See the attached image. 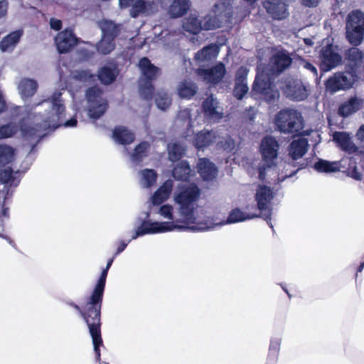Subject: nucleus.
I'll use <instances>...</instances> for the list:
<instances>
[{"instance_id":"obj_45","label":"nucleus","mask_w":364,"mask_h":364,"mask_svg":"<svg viewBox=\"0 0 364 364\" xmlns=\"http://www.w3.org/2000/svg\"><path fill=\"white\" fill-rule=\"evenodd\" d=\"M198 111L196 110L193 114H191V109L186 108L179 112L177 117L178 121L184 122L187 126H192V115H198Z\"/></svg>"},{"instance_id":"obj_29","label":"nucleus","mask_w":364,"mask_h":364,"mask_svg":"<svg viewBox=\"0 0 364 364\" xmlns=\"http://www.w3.org/2000/svg\"><path fill=\"white\" fill-rule=\"evenodd\" d=\"M38 85L36 80L30 78H23L18 85V90L23 100L32 97L36 92Z\"/></svg>"},{"instance_id":"obj_14","label":"nucleus","mask_w":364,"mask_h":364,"mask_svg":"<svg viewBox=\"0 0 364 364\" xmlns=\"http://www.w3.org/2000/svg\"><path fill=\"white\" fill-rule=\"evenodd\" d=\"M255 197L258 209L263 212L262 215L264 219H270L271 210L269 206L273 198V192L271 188L267 186H259Z\"/></svg>"},{"instance_id":"obj_63","label":"nucleus","mask_w":364,"mask_h":364,"mask_svg":"<svg viewBox=\"0 0 364 364\" xmlns=\"http://www.w3.org/2000/svg\"><path fill=\"white\" fill-rule=\"evenodd\" d=\"M304 41L305 43L309 46H311L313 43L312 41L309 38H305Z\"/></svg>"},{"instance_id":"obj_41","label":"nucleus","mask_w":364,"mask_h":364,"mask_svg":"<svg viewBox=\"0 0 364 364\" xmlns=\"http://www.w3.org/2000/svg\"><path fill=\"white\" fill-rule=\"evenodd\" d=\"M184 148L176 142L170 143L168 145V158L172 161H178L184 153Z\"/></svg>"},{"instance_id":"obj_56","label":"nucleus","mask_w":364,"mask_h":364,"mask_svg":"<svg viewBox=\"0 0 364 364\" xmlns=\"http://www.w3.org/2000/svg\"><path fill=\"white\" fill-rule=\"evenodd\" d=\"M357 137L362 146L364 147V125H362L357 132Z\"/></svg>"},{"instance_id":"obj_53","label":"nucleus","mask_w":364,"mask_h":364,"mask_svg":"<svg viewBox=\"0 0 364 364\" xmlns=\"http://www.w3.org/2000/svg\"><path fill=\"white\" fill-rule=\"evenodd\" d=\"M280 344H281L280 339H279V338L272 339L270 346H269V350L273 351L275 353H277L279 350Z\"/></svg>"},{"instance_id":"obj_50","label":"nucleus","mask_w":364,"mask_h":364,"mask_svg":"<svg viewBox=\"0 0 364 364\" xmlns=\"http://www.w3.org/2000/svg\"><path fill=\"white\" fill-rule=\"evenodd\" d=\"M225 140V144H223V141H220L218 144H220V147L223 148L225 150L231 151L235 147L234 141L229 136H228Z\"/></svg>"},{"instance_id":"obj_26","label":"nucleus","mask_w":364,"mask_h":364,"mask_svg":"<svg viewBox=\"0 0 364 364\" xmlns=\"http://www.w3.org/2000/svg\"><path fill=\"white\" fill-rule=\"evenodd\" d=\"M198 170L202 178L206 181L214 179L218 173V170L214 164L206 159H199Z\"/></svg>"},{"instance_id":"obj_18","label":"nucleus","mask_w":364,"mask_h":364,"mask_svg":"<svg viewBox=\"0 0 364 364\" xmlns=\"http://www.w3.org/2000/svg\"><path fill=\"white\" fill-rule=\"evenodd\" d=\"M197 74L207 83L215 84L223 78L225 74V65L220 63L209 70L198 69Z\"/></svg>"},{"instance_id":"obj_44","label":"nucleus","mask_w":364,"mask_h":364,"mask_svg":"<svg viewBox=\"0 0 364 364\" xmlns=\"http://www.w3.org/2000/svg\"><path fill=\"white\" fill-rule=\"evenodd\" d=\"M171 97L167 92H159L156 98V104L159 109L166 110L171 105Z\"/></svg>"},{"instance_id":"obj_8","label":"nucleus","mask_w":364,"mask_h":364,"mask_svg":"<svg viewBox=\"0 0 364 364\" xmlns=\"http://www.w3.org/2000/svg\"><path fill=\"white\" fill-rule=\"evenodd\" d=\"M107 109V102L102 92L97 87L90 88L87 92V112L90 118L97 119L101 117Z\"/></svg>"},{"instance_id":"obj_25","label":"nucleus","mask_w":364,"mask_h":364,"mask_svg":"<svg viewBox=\"0 0 364 364\" xmlns=\"http://www.w3.org/2000/svg\"><path fill=\"white\" fill-rule=\"evenodd\" d=\"M183 29L190 33L196 35L203 29L202 20L196 14H191L185 18L182 23Z\"/></svg>"},{"instance_id":"obj_60","label":"nucleus","mask_w":364,"mask_h":364,"mask_svg":"<svg viewBox=\"0 0 364 364\" xmlns=\"http://www.w3.org/2000/svg\"><path fill=\"white\" fill-rule=\"evenodd\" d=\"M77 124V120L75 119H71L65 122V127H75Z\"/></svg>"},{"instance_id":"obj_20","label":"nucleus","mask_w":364,"mask_h":364,"mask_svg":"<svg viewBox=\"0 0 364 364\" xmlns=\"http://www.w3.org/2000/svg\"><path fill=\"white\" fill-rule=\"evenodd\" d=\"M205 114L211 119H219L223 116V109L213 95L208 97L203 102Z\"/></svg>"},{"instance_id":"obj_37","label":"nucleus","mask_w":364,"mask_h":364,"mask_svg":"<svg viewBox=\"0 0 364 364\" xmlns=\"http://www.w3.org/2000/svg\"><path fill=\"white\" fill-rule=\"evenodd\" d=\"M340 163L338 161H328L319 159L314 164V168L321 173H334L340 171Z\"/></svg>"},{"instance_id":"obj_61","label":"nucleus","mask_w":364,"mask_h":364,"mask_svg":"<svg viewBox=\"0 0 364 364\" xmlns=\"http://www.w3.org/2000/svg\"><path fill=\"white\" fill-rule=\"evenodd\" d=\"M294 172H291V173H290L289 174H287H287H285L284 176H282L279 177V178H278V179H279V181H282L283 180H284V178H287V177H290V176H293V174H294Z\"/></svg>"},{"instance_id":"obj_58","label":"nucleus","mask_w":364,"mask_h":364,"mask_svg":"<svg viewBox=\"0 0 364 364\" xmlns=\"http://www.w3.org/2000/svg\"><path fill=\"white\" fill-rule=\"evenodd\" d=\"M319 0H302V3L306 6H316Z\"/></svg>"},{"instance_id":"obj_1","label":"nucleus","mask_w":364,"mask_h":364,"mask_svg":"<svg viewBox=\"0 0 364 364\" xmlns=\"http://www.w3.org/2000/svg\"><path fill=\"white\" fill-rule=\"evenodd\" d=\"M199 196L200 190L196 186H192L179 193L175 196V201L179 205L177 210L169 205H163L159 210L160 215L169 221L146 223L143 233H165L186 230L193 232L210 231L217 227L244 222L259 216L255 213L235 208L230 211L227 220L216 222L213 218L198 210L197 201Z\"/></svg>"},{"instance_id":"obj_10","label":"nucleus","mask_w":364,"mask_h":364,"mask_svg":"<svg viewBox=\"0 0 364 364\" xmlns=\"http://www.w3.org/2000/svg\"><path fill=\"white\" fill-rule=\"evenodd\" d=\"M100 27L102 32V38L97 44V50L102 54H107L114 48V38L119 31V26L109 20H102L100 22Z\"/></svg>"},{"instance_id":"obj_35","label":"nucleus","mask_w":364,"mask_h":364,"mask_svg":"<svg viewBox=\"0 0 364 364\" xmlns=\"http://www.w3.org/2000/svg\"><path fill=\"white\" fill-rule=\"evenodd\" d=\"M198 90L196 85L191 80H183L177 87V92L181 98L190 99Z\"/></svg>"},{"instance_id":"obj_13","label":"nucleus","mask_w":364,"mask_h":364,"mask_svg":"<svg viewBox=\"0 0 364 364\" xmlns=\"http://www.w3.org/2000/svg\"><path fill=\"white\" fill-rule=\"evenodd\" d=\"M320 59L321 69L325 72L336 67L341 62V56L333 45H328L322 48Z\"/></svg>"},{"instance_id":"obj_49","label":"nucleus","mask_w":364,"mask_h":364,"mask_svg":"<svg viewBox=\"0 0 364 364\" xmlns=\"http://www.w3.org/2000/svg\"><path fill=\"white\" fill-rule=\"evenodd\" d=\"M73 77L80 81L87 82L92 80L95 76L90 74L88 71L82 70V71H76L73 74Z\"/></svg>"},{"instance_id":"obj_11","label":"nucleus","mask_w":364,"mask_h":364,"mask_svg":"<svg viewBox=\"0 0 364 364\" xmlns=\"http://www.w3.org/2000/svg\"><path fill=\"white\" fill-rule=\"evenodd\" d=\"M173 181L172 180H167L152 195V196L150 198V201L152 204V205L155 206V205H160L157 210H156V213L161 218V216L160 215V214L159 213V208L163 206V205H161L162 203H164V201H166L170 196L171 195V193L172 191V189H173ZM195 186L194 184H191L189 185L187 187H183L182 189L178 191V192H176L175 194H174V196H176L177 194H178L179 193L182 192L183 191H184L185 189H187L188 188H190L191 186ZM173 200H174V202L175 201V197H173ZM176 205H177V207H174L172 205V207L176 210H177L179 205L178 203H175ZM166 204H164V205H165ZM166 205H169L170 204H166ZM162 218L164 219V218L162 217ZM164 220H166V218H164ZM167 221H169L168 219H166V220L165 222H167Z\"/></svg>"},{"instance_id":"obj_48","label":"nucleus","mask_w":364,"mask_h":364,"mask_svg":"<svg viewBox=\"0 0 364 364\" xmlns=\"http://www.w3.org/2000/svg\"><path fill=\"white\" fill-rule=\"evenodd\" d=\"M174 33H171L168 30L163 31L156 37V41H161L162 43L168 45L169 42L173 41L174 40L173 39Z\"/></svg>"},{"instance_id":"obj_15","label":"nucleus","mask_w":364,"mask_h":364,"mask_svg":"<svg viewBox=\"0 0 364 364\" xmlns=\"http://www.w3.org/2000/svg\"><path fill=\"white\" fill-rule=\"evenodd\" d=\"M223 14L226 16L229 12L224 11L220 9L219 4H215L214 9L201 19L203 29L209 31L220 28L222 25Z\"/></svg>"},{"instance_id":"obj_38","label":"nucleus","mask_w":364,"mask_h":364,"mask_svg":"<svg viewBox=\"0 0 364 364\" xmlns=\"http://www.w3.org/2000/svg\"><path fill=\"white\" fill-rule=\"evenodd\" d=\"M191 172L189 164L186 161L180 162L173 169V176L175 178L186 181Z\"/></svg>"},{"instance_id":"obj_4","label":"nucleus","mask_w":364,"mask_h":364,"mask_svg":"<svg viewBox=\"0 0 364 364\" xmlns=\"http://www.w3.org/2000/svg\"><path fill=\"white\" fill-rule=\"evenodd\" d=\"M279 148L278 141L272 136H266L262 140L259 151L262 157V162L258 168L259 178L261 180H263L267 174L274 175L279 173Z\"/></svg>"},{"instance_id":"obj_52","label":"nucleus","mask_w":364,"mask_h":364,"mask_svg":"<svg viewBox=\"0 0 364 364\" xmlns=\"http://www.w3.org/2000/svg\"><path fill=\"white\" fill-rule=\"evenodd\" d=\"M247 75V70L243 67L240 68L236 73L235 81H242V82H246Z\"/></svg>"},{"instance_id":"obj_16","label":"nucleus","mask_w":364,"mask_h":364,"mask_svg":"<svg viewBox=\"0 0 364 364\" xmlns=\"http://www.w3.org/2000/svg\"><path fill=\"white\" fill-rule=\"evenodd\" d=\"M130 5V16L133 18L149 16L157 11V5L154 0H136Z\"/></svg>"},{"instance_id":"obj_34","label":"nucleus","mask_w":364,"mask_h":364,"mask_svg":"<svg viewBox=\"0 0 364 364\" xmlns=\"http://www.w3.org/2000/svg\"><path fill=\"white\" fill-rule=\"evenodd\" d=\"M113 139L121 144H130L134 141V135L123 127H116L112 132Z\"/></svg>"},{"instance_id":"obj_36","label":"nucleus","mask_w":364,"mask_h":364,"mask_svg":"<svg viewBox=\"0 0 364 364\" xmlns=\"http://www.w3.org/2000/svg\"><path fill=\"white\" fill-rule=\"evenodd\" d=\"M218 53L219 47L215 44H210L198 51L195 55V59L200 62L210 60L216 58Z\"/></svg>"},{"instance_id":"obj_22","label":"nucleus","mask_w":364,"mask_h":364,"mask_svg":"<svg viewBox=\"0 0 364 364\" xmlns=\"http://www.w3.org/2000/svg\"><path fill=\"white\" fill-rule=\"evenodd\" d=\"M291 63V58L289 53L282 50L276 53L271 59L272 71L281 73L287 69Z\"/></svg>"},{"instance_id":"obj_46","label":"nucleus","mask_w":364,"mask_h":364,"mask_svg":"<svg viewBox=\"0 0 364 364\" xmlns=\"http://www.w3.org/2000/svg\"><path fill=\"white\" fill-rule=\"evenodd\" d=\"M248 91L247 82L242 81H235V86L233 90L234 96L238 100H241Z\"/></svg>"},{"instance_id":"obj_33","label":"nucleus","mask_w":364,"mask_h":364,"mask_svg":"<svg viewBox=\"0 0 364 364\" xmlns=\"http://www.w3.org/2000/svg\"><path fill=\"white\" fill-rule=\"evenodd\" d=\"M161 223L162 222L161 221H151L150 220H143L141 222V225L134 231L132 232V236H131V239L128 242H126L124 240L121 241L119 246L117 249V252L115 253V255L121 253L126 248V247L127 246L128 243L132 240H135L138 237L143 236V235H154V233H143V232H144V230L146 228V225H145L146 223Z\"/></svg>"},{"instance_id":"obj_32","label":"nucleus","mask_w":364,"mask_h":364,"mask_svg":"<svg viewBox=\"0 0 364 364\" xmlns=\"http://www.w3.org/2000/svg\"><path fill=\"white\" fill-rule=\"evenodd\" d=\"M21 36L22 32L20 31L11 32L0 42V50L2 52L12 51L18 43Z\"/></svg>"},{"instance_id":"obj_59","label":"nucleus","mask_w":364,"mask_h":364,"mask_svg":"<svg viewBox=\"0 0 364 364\" xmlns=\"http://www.w3.org/2000/svg\"><path fill=\"white\" fill-rule=\"evenodd\" d=\"M7 11L6 4L4 1L0 2V18L4 16Z\"/></svg>"},{"instance_id":"obj_55","label":"nucleus","mask_w":364,"mask_h":364,"mask_svg":"<svg viewBox=\"0 0 364 364\" xmlns=\"http://www.w3.org/2000/svg\"><path fill=\"white\" fill-rule=\"evenodd\" d=\"M50 26L51 28L58 31L62 27V23L60 20L56 19V18H50Z\"/></svg>"},{"instance_id":"obj_2","label":"nucleus","mask_w":364,"mask_h":364,"mask_svg":"<svg viewBox=\"0 0 364 364\" xmlns=\"http://www.w3.org/2000/svg\"><path fill=\"white\" fill-rule=\"evenodd\" d=\"M33 107H41L48 113L42 114H30L21 125V133L24 138L40 136L41 133L47 129H55L64 116L65 108L60 100V93H55L50 99L34 104Z\"/></svg>"},{"instance_id":"obj_3","label":"nucleus","mask_w":364,"mask_h":364,"mask_svg":"<svg viewBox=\"0 0 364 364\" xmlns=\"http://www.w3.org/2000/svg\"><path fill=\"white\" fill-rule=\"evenodd\" d=\"M107 272L108 269L106 268L102 271L89 301L85 304L84 311L79 306L73 305L88 326L97 360H100V357L99 347L102 343L100 333V309Z\"/></svg>"},{"instance_id":"obj_51","label":"nucleus","mask_w":364,"mask_h":364,"mask_svg":"<svg viewBox=\"0 0 364 364\" xmlns=\"http://www.w3.org/2000/svg\"><path fill=\"white\" fill-rule=\"evenodd\" d=\"M300 65L301 67H303L304 69L310 71L314 77H317V75H318L317 69L311 63H310L306 60H301Z\"/></svg>"},{"instance_id":"obj_23","label":"nucleus","mask_w":364,"mask_h":364,"mask_svg":"<svg viewBox=\"0 0 364 364\" xmlns=\"http://www.w3.org/2000/svg\"><path fill=\"white\" fill-rule=\"evenodd\" d=\"M309 146L308 140L304 137H299L291 141L289 147V156L292 159L296 160L301 158L307 151Z\"/></svg>"},{"instance_id":"obj_28","label":"nucleus","mask_w":364,"mask_h":364,"mask_svg":"<svg viewBox=\"0 0 364 364\" xmlns=\"http://www.w3.org/2000/svg\"><path fill=\"white\" fill-rule=\"evenodd\" d=\"M119 74L117 68L114 64H109L102 67L98 71V78L105 85L112 83Z\"/></svg>"},{"instance_id":"obj_7","label":"nucleus","mask_w":364,"mask_h":364,"mask_svg":"<svg viewBox=\"0 0 364 364\" xmlns=\"http://www.w3.org/2000/svg\"><path fill=\"white\" fill-rule=\"evenodd\" d=\"M364 36V14L360 11H353L348 14L346 23V36L353 46L360 45Z\"/></svg>"},{"instance_id":"obj_54","label":"nucleus","mask_w":364,"mask_h":364,"mask_svg":"<svg viewBox=\"0 0 364 364\" xmlns=\"http://www.w3.org/2000/svg\"><path fill=\"white\" fill-rule=\"evenodd\" d=\"M232 1L233 0H220V3L218 4L220 5V9L225 12H228Z\"/></svg>"},{"instance_id":"obj_39","label":"nucleus","mask_w":364,"mask_h":364,"mask_svg":"<svg viewBox=\"0 0 364 364\" xmlns=\"http://www.w3.org/2000/svg\"><path fill=\"white\" fill-rule=\"evenodd\" d=\"M149 149V144L147 142H141L134 149L130 157L132 162L138 164L146 156Z\"/></svg>"},{"instance_id":"obj_12","label":"nucleus","mask_w":364,"mask_h":364,"mask_svg":"<svg viewBox=\"0 0 364 364\" xmlns=\"http://www.w3.org/2000/svg\"><path fill=\"white\" fill-rule=\"evenodd\" d=\"M354 80V76L350 73H336L327 80L326 90L333 93L340 90L348 89L352 86Z\"/></svg>"},{"instance_id":"obj_31","label":"nucleus","mask_w":364,"mask_h":364,"mask_svg":"<svg viewBox=\"0 0 364 364\" xmlns=\"http://www.w3.org/2000/svg\"><path fill=\"white\" fill-rule=\"evenodd\" d=\"M158 174L154 169L144 168L139 171V183L143 188H149L154 186L157 180Z\"/></svg>"},{"instance_id":"obj_5","label":"nucleus","mask_w":364,"mask_h":364,"mask_svg":"<svg viewBox=\"0 0 364 364\" xmlns=\"http://www.w3.org/2000/svg\"><path fill=\"white\" fill-rule=\"evenodd\" d=\"M274 122L278 130L285 134L299 132L304 126L301 114L294 109H284L275 116Z\"/></svg>"},{"instance_id":"obj_57","label":"nucleus","mask_w":364,"mask_h":364,"mask_svg":"<svg viewBox=\"0 0 364 364\" xmlns=\"http://www.w3.org/2000/svg\"><path fill=\"white\" fill-rule=\"evenodd\" d=\"M133 0H119V6L120 9H126L130 6Z\"/></svg>"},{"instance_id":"obj_62","label":"nucleus","mask_w":364,"mask_h":364,"mask_svg":"<svg viewBox=\"0 0 364 364\" xmlns=\"http://www.w3.org/2000/svg\"><path fill=\"white\" fill-rule=\"evenodd\" d=\"M113 260H114V257H112V259H110L108 261V262H107V266H106V269H109V267H111V265H112V262H113Z\"/></svg>"},{"instance_id":"obj_17","label":"nucleus","mask_w":364,"mask_h":364,"mask_svg":"<svg viewBox=\"0 0 364 364\" xmlns=\"http://www.w3.org/2000/svg\"><path fill=\"white\" fill-rule=\"evenodd\" d=\"M283 90L286 96L293 100L301 101L308 96L306 87L299 80H289Z\"/></svg>"},{"instance_id":"obj_24","label":"nucleus","mask_w":364,"mask_h":364,"mask_svg":"<svg viewBox=\"0 0 364 364\" xmlns=\"http://www.w3.org/2000/svg\"><path fill=\"white\" fill-rule=\"evenodd\" d=\"M333 140L341 149L348 153H355L358 147L352 141L350 135L346 132H335L333 135Z\"/></svg>"},{"instance_id":"obj_43","label":"nucleus","mask_w":364,"mask_h":364,"mask_svg":"<svg viewBox=\"0 0 364 364\" xmlns=\"http://www.w3.org/2000/svg\"><path fill=\"white\" fill-rule=\"evenodd\" d=\"M18 128L14 124H8L0 127V140L12 137L18 132Z\"/></svg>"},{"instance_id":"obj_30","label":"nucleus","mask_w":364,"mask_h":364,"mask_svg":"<svg viewBox=\"0 0 364 364\" xmlns=\"http://www.w3.org/2000/svg\"><path fill=\"white\" fill-rule=\"evenodd\" d=\"M363 105V100L358 97H352L342 104L339 108V114L348 117L358 111Z\"/></svg>"},{"instance_id":"obj_19","label":"nucleus","mask_w":364,"mask_h":364,"mask_svg":"<svg viewBox=\"0 0 364 364\" xmlns=\"http://www.w3.org/2000/svg\"><path fill=\"white\" fill-rule=\"evenodd\" d=\"M77 42V38L71 30L65 29L55 37V43L61 53L68 52Z\"/></svg>"},{"instance_id":"obj_47","label":"nucleus","mask_w":364,"mask_h":364,"mask_svg":"<svg viewBox=\"0 0 364 364\" xmlns=\"http://www.w3.org/2000/svg\"><path fill=\"white\" fill-rule=\"evenodd\" d=\"M1 178L3 181V182L6 184H10L16 186L18 183L17 182H15V176L13 173V171L11 169H6L1 176Z\"/></svg>"},{"instance_id":"obj_64","label":"nucleus","mask_w":364,"mask_h":364,"mask_svg":"<svg viewBox=\"0 0 364 364\" xmlns=\"http://www.w3.org/2000/svg\"><path fill=\"white\" fill-rule=\"evenodd\" d=\"M363 268H364V262H362V263L360 264V266H359V267H358V271L360 272H362V271H363Z\"/></svg>"},{"instance_id":"obj_40","label":"nucleus","mask_w":364,"mask_h":364,"mask_svg":"<svg viewBox=\"0 0 364 364\" xmlns=\"http://www.w3.org/2000/svg\"><path fill=\"white\" fill-rule=\"evenodd\" d=\"M15 156V150L10 146L0 145V167L11 163Z\"/></svg>"},{"instance_id":"obj_6","label":"nucleus","mask_w":364,"mask_h":364,"mask_svg":"<svg viewBox=\"0 0 364 364\" xmlns=\"http://www.w3.org/2000/svg\"><path fill=\"white\" fill-rule=\"evenodd\" d=\"M139 67L142 74V77L139 82L140 95L146 100H150L154 92L151 82L157 77L159 68L152 65L146 58L140 60Z\"/></svg>"},{"instance_id":"obj_9","label":"nucleus","mask_w":364,"mask_h":364,"mask_svg":"<svg viewBox=\"0 0 364 364\" xmlns=\"http://www.w3.org/2000/svg\"><path fill=\"white\" fill-rule=\"evenodd\" d=\"M252 91L255 95H259L266 102L273 104L279 97V91L274 88L269 77L264 73H258L256 76Z\"/></svg>"},{"instance_id":"obj_27","label":"nucleus","mask_w":364,"mask_h":364,"mask_svg":"<svg viewBox=\"0 0 364 364\" xmlns=\"http://www.w3.org/2000/svg\"><path fill=\"white\" fill-rule=\"evenodd\" d=\"M190 6L189 0H171L168 13L171 18H179L187 13Z\"/></svg>"},{"instance_id":"obj_42","label":"nucleus","mask_w":364,"mask_h":364,"mask_svg":"<svg viewBox=\"0 0 364 364\" xmlns=\"http://www.w3.org/2000/svg\"><path fill=\"white\" fill-rule=\"evenodd\" d=\"M346 55V58L355 65L360 64L364 57L363 53L355 47L348 49Z\"/></svg>"},{"instance_id":"obj_21","label":"nucleus","mask_w":364,"mask_h":364,"mask_svg":"<svg viewBox=\"0 0 364 364\" xmlns=\"http://www.w3.org/2000/svg\"><path fill=\"white\" fill-rule=\"evenodd\" d=\"M217 138L215 132L203 130L196 134L193 143L196 149H203L216 141Z\"/></svg>"}]
</instances>
